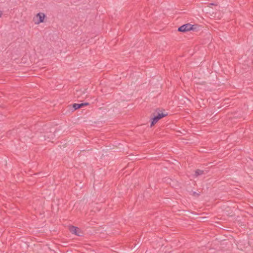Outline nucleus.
<instances>
[{
  "instance_id": "9d476101",
  "label": "nucleus",
  "mask_w": 253,
  "mask_h": 253,
  "mask_svg": "<svg viewBox=\"0 0 253 253\" xmlns=\"http://www.w3.org/2000/svg\"><path fill=\"white\" fill-rule=\"evenodd\" d=\"M1 16V14H0V17Z\"/></svg>"
},
{
  "instance_id": "423d86ee",
  "label": "nucleus",
  "mask_w": 253,
  "mask_h": 253,
  "mask_svg": "<svg viewBox=\"0 0 253 253\" xmlns=\"http://www.w3.org/2000/svg\"><path fill=\"white\" fill-rule=\"evenodd\" d=\"M203 173H204V171L203 170H201V169H197L195 171V176H198L199 175H201L203 174Z\"/></svg>"
},
{
  "instance_id": "1a4fd4ad",
  "label": "nucleus",
  "mask_w": 253,
  "mask_h": 253,
  "mask_svg": "<svg viewBox=\"0 0 253 253\" xmlns=\"http://www.w3.org/2000/svg\"><path fill=\"white\" fill-rule=\"evenodd\" d=\"M211 5H213L214 4L213 3H211Z\"/></svg>"
},
{
  "instance_id": "0eeeda50",
  "label": "nucleus",
  "mask_w": 253,
  "mask_h": 253,
  "mask_svg": "<svg viewBox=\"0 0 253 253\" xmlns=\"http://www.w3.org/2000/svg\"><path fill=\"white\" fill-rule=\"evenodd\" d=\"M174 132H175V135H179L180 133H181L180 131H177V130H176L175 129Z\"/></svg>"
},
{
  "instance_id": "20e7f679",
  "label": "nucleus",
  "mask_w": 253,
  "mask_h": 253,
  "mask_svg": "<svg viewBox=\"0 0 253 253\" xmlns=\"http://www.w3.org/2000/svg\"><path fill=\"white\" fill-rule=\"evenodd\" d=\"M89 104L88 103H75L73 105V107L74 109V110H77L78 109H79L83 106L88 105Z\"/></svg>"
},
{
  "instance_id": "7ed1b4c3",
  "label": "nucleus",
  "mask_w": 253,
  "mask_h": 253,
  "mask_svg": "<svg viewBox=\"0 0 253 253\" xmlns=\"http://www.w3.org/2000/svg\"><path fill=\"white\" fill-rule=\"evenodd\" d=\"M193 25L189 23L185 24L178 28V32H185L192 30L193 29Z\"/></svg>"
},
{
  "instance_id": "6e6552de",
  "label": "nucleus",
  "mask_w": 253,
  "mask_h": 253,
  "mask_svg": "<svg viewBox=\"0 0 253 253\" xmlns=\"http://www.w3.org/2000/svg\"><path fill=\"white\" fill-rule=\"evenodd\" d=\"M193 194L194 196H199V194L198 193H197L196 192H193Z\"/></svg>"
},
{
  "instance_id": "f03ea898",
  "label": "nucleus",
  "mask_w": 253,
  "mask_h": 253,
  "mask_svg": "<svg viewBox=\"0 0 253 253\" xmlns=\"http://www.w3.org/2000/svg\"><path fill=\"white\" fill-rule=\"evenodd\" d=\"M45 16V14L43 13H38L33 18V21L35 24L38 25L41 23H42L44 21Z\"/></svg>"
},
{
  "instance_id": "39448f33",
  "label": "nucleus",
  "mask_w": 253,
  "mask_h": 253,
  "mask_svg": "<svg viewBox=\"0 0 253 253\" xmlns=\"http://www.w3.org/2000/svg\"><path fill=\"white\" fill-rule=\"evenodd\" d=\"M79 230V229L75 226H72L70 228V231L73 233L78 236H80L79 234L78 231Z\"/></svg>"
},
{
  "instance_id": "f257e3e1",
  "label": "nucleus",
  "mask_w": 253,
  "mask_h": 253,
  "mask_svg": "<svg viewBox=\"0 0 253 253\" xmlns=\"http://www.w3.org/2000/svg\"><path fill=\"white\" fill-rule=\"evenodd\" d=\"M166 115L167 114H165L163 112H158L156 115H154L151 119V126H154L159 120L165 117Z\"/></svg>"
}]
</instances>
